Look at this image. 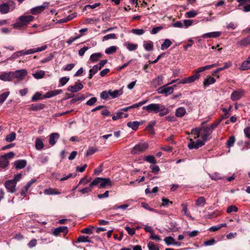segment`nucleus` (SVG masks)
<instances>
[{
	"label": "nucleus",
	"instance_id": "f257e3e1",
	"mask_svg": "<svg viewBox=\"0 0 250 250\" xmlns=\"http://www.w3.org/2000/svg\"><path fill=\"white\" fill-rule=\"evenodd\" d=\"M191 132V134L196 135L194 137L195 139L200 137L204 141H207L211 138L209 136L212 133L208 126H202L199 127L194 128L192 129Z\"/></svg>",
	"mask_w": 250,
	"mask_h": 250
},
{
	"label": "nucleus",
	"instance_id": "f03ea898",
	"mask_svg": "<svg viewBox=\"0 0 250 250\" xmlns=\"http://www.w3.org/2000/svg\"><path fill=\"white\" fill-rule=\"evenodd\" d=\"M163 104H151L143 107L144 110H146L149 113H157L162 110Z\"/></svg>",
	"mask_w": 250,
	"mask_h": 250
},
{
	"label": "nucleus",
	"instance_id": "7ed1b4c3",
	"mask_svg": "<svg viewBox=\"0 0 250 250\" xmlns=\"http://www.w3.org/2000/svg\"><path fill=\"white\" fill-rule=\"evenodd\" d=\"M15 155L13 152H10L3 155L0 156V167L5 168L9 165L8 159L12 158Z\"/></svg>",
	"mask_w": 250,
	"mask_h": 250
},
{
	"label": "nucleus",
	"instance_id": "20e7f679",
	"mask_svg": "<svg viewBox=\"0 0 250 250\" xmlns=\"http://www.w3.org/2000/svg\"><path fill=\"white\" fill-rule=\"evenodd\" d=\"M148 148V145L146 143H140L136 145L132 149L131 153L136 154L143 152Z\"/></svg>",
	"mask_w": 250,
	"mask_h": 250
},
{
	"label": "nucleus",
	"instance_id": "39448f33",
	"mask_svg": "<svg viewBox=\"0 0 250 250\" xmlns=\"http://www.w3.org/2000/svg\"><path fill=\"white\" fill-rule=\"evenodd\" d=\"M168 84H167L164 86H162L157 89V91L159 94H164L165 96H167L173 93L174 90V87L176 86L174 84L171 86H167Z\"/></svg>",
	"mask_w": 250,
	"mask_h": 250
},
{
	"label": "nucleus",
	"instance_id": "423d86ee",
	"mask_svg": "<svg viewBox=\"0 0 250 250\" xmlns=\"http://www.w3.org/2000/svg\"><path fill=\"white\" fill-rule=\"evenodd\" d=\"M13 79H16L18 81L22 80L27 75V71L25 69H21L13 71Z\"/></svg>",
	"mask_w": 250,
	"mask_h": 250
},
{
	"label": "nucleus",
	"instance_id": "0eeeda50",
	"mask_svg": "<svg viewBox=\"0 0 250 250\" xmlns=\"http://www.w3.org/2000/svg\"><path fill=\"white\" fill-rule=\"evenodd\" d=\"M203 140L202 141L200 140H197L196 141H194L192 139H190V143L188 144V147L190 149H198L200 147L204 146L205 144V142Z\"/></svg>",
	"mask_w": 250,
	"mask_h": 250
},
{
	"label": "nucleus",
	"instance_id": "6e6552de",
	"mask_svg": "<svg viewBox=\"0 0 250 250\" xmlns=\"http://www.w3.org/2000/svg\"><path fill=\"white\" fill-rule=\"evenodd\" d=\"M15 3L13 1H10L8 3H3L0 5V12L1 14H5L9 12L10 11V7L13 6L12 10L15 8Z\"/></svg>",
	"mask_w": 250,
	"mask_h": 250
},
{
	"label": "nucleus",
	"instance_id": "1a4fd4ad",
	"mask_svg": "<svg viewBox=\"0 0 250 250\" xmlns=\"http://www.w3.org/2000/svg\"><path fill=\"white\" fill-rule=\"evenodd\" d=\"M199 74H195L190 77L185 78L179 82V83H190L198 80L200 77Z\"/></svg>",
	"mask_w": 250,
	"mask_h": 250
},
{
	"label": "nucleus",
	"instance_id": "9d476101",
	"mask_svg": "<svg viewBox=\"0 0 250 250\" xmlns=\"http://www.w3.org/2000/svg\"><path fill=\"white\" fill-rule=\"evenodd\" d=\"M16 183L14 180H8L5 183V187L8 192L12 193L16 191Z\"/></svg>",
	"mask_w": 250,
	"mask_h": 250
},
{
	"label": "nucleus",
	"instance_id": "9b49d317",
	"mask_svg": "<svg viewBox=\"0 0 250 250\" xmlns=\"http://www.w3.org/2000/svg\"><path fill=\"white\" fill-rule=\"evenodd\" d=\"M244 94V90L239 89L234 91L231 94L230 98L233 101H236L240 100Z\"/></svg>",
	"mask_w": 250,
	"mask_h": 250
},
{
	"label": "nucleus",
	"instance_id": "f8f14e48",
	"mask_svg": "<svg viewBox=\"0 0 250 250\" xmlns=\"http://www.w3.org/2000/svg\"><path fill=\"white\" fill-rule=\"evenodd\" d=\"M48 6V2H44L43 4L40 6H36L35 7L32 8L31 9V13H32L33 15H37L41 12H42L45 8L47 7Z\"/></svg>",
	"mask_w": 250,
	"mask_h": 250
},
{
	"label": "nucleus",
	"instance_id": "ddd939ff",
	"mask_svg": "<svg viewBox=\"0 0 250 250\" xmlns=\"http://www.w3.org/2000/svg\"><path fill=\"white\" fill-rule=\"evenodd\" d=\"M113 185V183L109 178H101L99 188H110Z\"/></svg>",
	"mask_w": 250,
	"mask_h": 250
},
{
	"label": "nucleus",
	"instance_id": "4468645a",
	"mask_svg": "<svg viewBox=\"0 0 250 250\" xmlns=\"http://www.w3.org/2000/svg\"><path fill=\"white\" fill-rule=\"evenodd\" d=\"M47 46L46 45H43L40 47L31 48L25 51L24 55L34 54L37 52L42 51L45 50L47 48Z\"/></svg>",
	"mask_w": 250,
	"mask_h": 250
},
{
	"label": "nucleus",
	"instance_id": "2eb2a0df",
	"mask_svg": "<svg viewBox=\"0 0 250 250\" xmlns=\"http://www.w3.org/2000/svg\"><path fill=\"white\" fill-rule=\"evenodd\" d=\"M0 79L4 81H11L13 80V71L5 72L0 74Z\"/></svg>",
	"mask_w": 250,
	"mask_h": 250
},
{
	"label": "nucleus",
	"instance_id": "dca6fc26",
	"mask_svg": "<svg viewBox=\"0 0 250 250\" xmlns=\"http://www.w3.org/2000/svg\"><path fill=\"white\" fill-rule=\"evenodd\" d=\"M83 88V85L78 82H76L74 85H70L67 88V90L71 92H77Z\"/></svg>",
	"mask_w": 250,
	"mask_h": 250
},
{
	"label": "nucleus",
	"instance_id": "f3484780",
	"mask_svg": "<svg viewBox=\"0 0 250 250\" xmlns=\"http://www.w3.org/2000/svg\"><path fill=\"white\" fill-rule=\"evenodd\" d=\"M49 143L51 146H53L59 139L60 134L57 132L52 133L49 135Z\"/></svg>",
	"mask_w": 250,
	"mask_h": 250
},
{
	"label": "nucleus",
	"instance_id": "a211bd4d",
	"mask_svg": "<svg viewBox=\"0 0 250 250\" xmlns=\"http://www.w3.org/2000/svg\"><path fill=\"white\" fill-rule=\"evenodd\" d=\"M250 34L246 38H244L239 42L237 44L242 47H246L250 45V29L249 30Z\"/></svg>",
	"mask_w": 250,
	"mask_h": 250
},
{
	"label": "nucleus",
	"instance_id": "6ab92c4d",
	"mask_svg": "<svg viewBox=\"0 0 250 250\" xmlns=\"http://www.w3.org/2000/svg\"><path fill=\"white\" fill-rule=\"evenodd\" d=\"M68 231V228L66 226H62L59 228H55L53 231V235L58 236L61 233H67Z\"/></svg>",
	"mask_w": 250,
	"mask_h": 250
},
{
	"label": "nucleus",
	"instance_id": "aec40b11",
	"mask_svg": "<svg viewBox=\"0 0 250 250\" xmlns=\"http://www.w3.org/2000/svg\"><path fill=\"white\" fill-rule=\"evenodd\" d=\"M34 18L31 15L21 16L19 18V20L22 21L25 25L29 22L32 21Z\"/></svg>",
	"mask_w": 250,
	"mask_h": 250
},
{
	"label": "nucleus",
	"instance_id": "412c9836",
	"mask_svg": "<svg viewBox=\"0 0 250 250\" xmlns=\"http://www.w3.org/2000/svg\"><path fill=\"white\" fill-rule=\"evenodd\" d=\"M62 92V89H57L50 91L46 92L43 96V98H50L58 94H61Z\"/></svg>",
	"mask_w": 250,
	"mask_h": 250
},
{
	"label": "nucleus",
	"instance_id": "4be33fe9",
	"mask_svg": "<svg viewBox=\"0 0 250 250\" xmlns=\"http://www.w3.org/2000/svg\"><path fill=\"white\" fill-rule=\"evenodd\" d=\"M27 165V162L25 160H19L14 162V166L17 169L24 168Z\"/></svg>",
	"mask_w": 250,
	"mask_h": 250
},
{
	"label": "nucleus",
	"instance_id": "5701e85b",
	"mask_svg": "<svg viewBox=\"0 0 250 250\" xmlns=\"http://www.w3.org/2000/svg\"><path fill=\"white\" fill-rule=\"evenodd\" d=\"M220 35L221 32L218 31H214L204 34L202 35L201 37L204 38H217L219 37Z\"/></svg>",
	"mask_w": 250,
	"mask_h": 250
},
{
	"label": "nucleus",
	"instance_id": "b1692460",
	"mask_svg": "<svg viewBox=\"0 0 250 250\" xmlns=\"http://www.w3.org/2000/svg\"><path fill=\"white\" fill-rule=\"evenodd\" d=\"M45 107L43 104H33L30 105L29 109L32 111H39L43 109Z\"/></svg>",
	"mask_w": 250,
	"mask_h": 250
},
{
	"label": "nucleus",
	"instance_id": "393cba45",
	"mask_svg": "<svg viewBox=\"0 0 250 250\" xmlns=\"http://www.w3.org/2000/svg\"><path fill=\"white\" fill-rule=\"evenodd\" d=\"M109 95L111 97L112 99H114L119 97L120 95H122L123 93V88H121L119 90H115L114 91H112L111 90H109Z\"/></svg>",
	"mask_w": 250,
	"mask_h": 250
},
{
	"label": "nucleus",
	"instance_id": "a878e982",
	"mask_svg": "<svg viewBox=\"0 0 250 250\" xmlns=\"http://www.w3.org/2000/svg\"><path fill=\"white\" fill-rule=\"evenodd\" d=\"M124 46L130 51H133L136 50L138 48V44L128 42H125L124 43Z\"/></svg>",
	"mask_w": 250,
	"mask_h": 250
},
{
	"label": "nucleus",
	"instance_id": "bb28decb",
	"mask_svg": "<svg viewBox=\"0 0 250 250\" xmlns=\"http://www.w3.org/2000/svg\"><path fill=\"white\" fill-rule=\"evenodd\" d=\"M186 113V110L185 107H180L178 108L175 111V115L177 117H182Z\"/></svg>",
	"mask_w": 250,
	"mask_h": 250
},
{
	"label": "nucleus",
	"instance_id": "cd10ccee",
	"mask_svg": "<svg viewBox=\"0 0 250 250\" xmlns=\"http://www.w3.org/2000/svg\"><path fill=\"white\" fill-rule=\"evenodd\" d=\"M250 69V56L240 66L241 70H245Z\"/></svg>",
	"mask_w": 250,
	"mask_h": 250
},
{
	"label": "nucleus",
	"instance_id": "c85d7f7f",
	"mask_svg": "<svg viewBox=\"0 0 250 250\" xmlns=\"http://www.w3.org/2000/svg\"><path fill=\"white\" fill-rule=\"evenodd\" d=\"M216 81V80L210 76L208 77L203 82V84L205 87L208 86L210 84L214 83Z\"/></svg>",
	"mask_w": 250,
	"mask_h": 250
},
{
	"label": "nucleus",
	"instance_id": "c756f323",
	"mask_svg": "<svg viewBox=\"0 0 250 250\" xmlns=\"http://www.w3.org/2000/svg\"><path fill=\"white\" fill-rule=\"evenodd\" d=\"M163 83V79L162 76H159L152 81V84L155 87L162 84Z\"/></svg>",
	"mask_w": 250,
	"mask_h": 250
},
{
	"label": "nucleus",
	"instance_id": "7c9ffc66",
	"mask_svg": "<svg viewBox=\"0 0 250 250\" xmlns=\"http://www.w3.org/2000/svg\"><path fill=\"white\" fill-rule=\"evenodd\" d=\"M44 193L46 195H59L61 194L59 191H56L55 189L48 188L44 189Z\"/></svg>",
	"mask_w": 250,
	"mask_h": 250
},
{
	"label": "nucleus",
	"instance_id": "2f4dec72",
	"mask_svg": "<svg viewBox=\"0 0 250 250\" xmlns=\"http://www.w3.org/2000/svg\"><path fill=\"white\" fill-rule=\"evenodd\" d=\"M127 125L132 129L136 130L140 125V123L138 121L129 122L127 124Z\"/></svg>",
	"mask_w": 250,
	"mask_h": 250
},
{
	"label": "nucleus",
	"instance_id": "473e14b6",
	"mask_svg": "<svg viewBox=\"0 0 250 250\" xmlns=\"http://www.w3.org/2000/svg\"><path fill=\"white\" fill-rule=\"evenodd\" d=\"M44 147V144L42 141L39 138L36 139L35 141V147L37 150H41Z\"/></svg>",
	"mask_w": 250,
	"mask_h": 250
},
{
	"label": "nucleus",
	"instance_id": "72a5a7b5",
	"mask_svg": "<svg viewBox=\"0 0 250 250\" xmlns=\"http://www.w3.org/2000/svg\"><path fill=\"white\" fill-rule=\"evenodd\" d=\"M45 75V72L43 70H38L32 74L33 76L36 79L42 78Z\"/></svg>",
	"mask_w": 250,
	"mask_h": 250
},
{
	"label": "nucleus",
	"instance_id": "f704fd0d",
	"mask_svg": "<svg viewBox=\"0 0 250 250\" xmlns=\"http://www.w3.org/2000/svg\"><path fill=\"white\" fill-rule=\"evenodd\" d=\"M144 47L146 51H152L153 48V44L151 41L144 42Z\"/></svg>",
	"mask_w": 250,
	"mask_h": 250
},
{
	"label": "nucleus",
	"instance_id": "c9c22d12",
	"mask_svg": "<svg viewBox=\"0 0 250 250\" xmlns=\"http://www.w3.org/2000/svg\"><path fill=\"white\" fill-rule=\"evenodd\" d=\"M102 54L101 53H95L90 57V60L93 62H96L101 58Z\"/></svg>",
	"mask_w": 250,
	"mask_h": 250
},
{
	"label": "nucleus",
	"instance_id": "e433bc0d",
	"mask_svg": "<svg viewBox=\"0 0 250 250\" xmlns=\"http://www.w3.org/2000/svg\"><path fill=\"white\" fill-rule=\"evenodd\" d=\"M172 44V42L169 39H166L164 41L163 43L161 44V49L163 50L167 49L168 47H169L171 44Z\"/></svg>",
	"mask_w": 250,
	"mask_h": 250
},
{
	"label": "nucleus",
	"instance_id": "4c0bfd02",
	"mask_svg": "<svg viewBox=\"0 0 250 250\" xmlns=\"http://www.w3.org/2000/svg\"><path fill=\"white\" fill-rule=\"evenodd\" d=\"M208 175L210 178L213 180H217L223 179L221 174L218 172H214L212 174H209Z\"/></svg>",
	"mask_w": 250,
	"mask_h": 250
},
{
	"label": "nucleus",
	"instance_id": "58836bf2",
	"mask_svg": "<svg viewBox=\"0 0 250 250\" xmlns=\"http://www.w3.org/2000/svg\"><path fill=\"white\" fill-rule=\"evenodd\" d=\"M198 13L194 10H191L186 13L185 17L188 18H191L195 17Z\"/></svg>",
	"mask_w": 250,
	"mask_h": 250
},
{
	"label": "nucleus",
	"instance_id": "ea45409f",
	"mask_svg": "<svg viewBox=\"0 0 250 250\" xmlns=\"http://www.w3.org/2000/svg\"><path fill=\"white\" fill-rule=\"evenodd\" d=\"M16 133L15 132H12L6 136L5 138V140L7 142H11L15 140V139H16Z\"/></svg>",
	"mask_w": 250,
	"mask_h": 250
},
{
	"label": "nucleus",
	"instance_id": "a19ab883",
	"mask_svg": "<svg viewBox=\"0 0 250 250\" xmlns=\"http://www.w3.org/2000/svg\"><path fill=\"white\" fill-rule=\"evenodd\" d=\"M164 240L167 246L173 245L174 239L172 237H166L165 238Z\"/></svg>",
	"mask_w": 250,
	"mask_h": 250
},
{
	"label": "nucleus",
	"instance_id": "79ce46f5",
	"mask_svg": "<svg viewBox=\"0 0 250 250\" xmlns=\"http://www.w3.org/2000/svg\"><path fill=\"white\" fill-rule=\"evenodd\" d=\"M117 39V36L114 33H111L107 34L103 37L102 41L103 42L108 40L109 39Z\"/></svg>",
	"mask_w": 250,
	"mask_h": 250
},
{
	"label": "nucleus",
	"instance_id": "37998d69",
	"mask_svg": "<svg viewBox=\"0 0 250 250\" xmlns=\"http://www.w3.org/2000/svg\"><path fill=\"white\" fill-rule=\"evenodd\" d=\"M117 49L116 46H111L105 49V53L106 54H112L116 51Z\"/></svg>",
	"mask_w": 250,
	"mask_h": 250
},
{
	"label": "nucleus",
	"instance_id": "c03bdc74",
	"mask_svg": "<svg viewBox=\"0 0 250 250\" xmlns=\"http://www.w3.org/2000/svg\"><path fill=\"white\" fill-rule=\"evenodd\" d=\"M94 229V227L92 226H89V227L85 228L81 230V232L83 233L91 234L93 233V230Z\"/></svg>",
	"mask_w": 250,
	"mask_h": 250
},
{
	"label": "nucleus",
	"instance_id": "a18cd8bd",
	"mask_svg": "<svg viewBox=\"0 0 250 250\" xmlns=\"http://www.w3.org/2000/svg\"><path fill=\"white\" fill-rule=\"evenodd\" d=\"M9 94L10 92L7 91L0 94V104L3 103L9 96Z\"/></svg>",
	"mask_w": 250,
	"mask_h": 250
},
{
	"label": "nucleus",
	"instance_id": "49530a36",
	"mask_svg": "<svg viewBox=\"0 0 250 250\" xmlns=\"http://www.w3.org/2000/svg\"><path fill=\"white\" fill-rule=\"evenodd\" d=\"M145 161L153 164L156 163V160L153 156L148 155L144 158Z\"/></svg>",
	"mask_w": 250,
	"mask_h": 250
},
{
	"label": "nucleus",
	"instance_id": "de8ad7c7",
	"mask_svg": "<svg viewBox=\"0 0 250 250\" xmlns=\"http://www.w3.org/2000/svg\"><path fill=\"white\" fill-rule=\"evenodd\" d=\"M42 94L39 92H37L31 98L32 102H35L40 99H43V98L41 97Z\"/></svg>",
	"mask_w": 250,
	"mask_h": 250
},
{
	"label": "nucleus",
	"instance_id": "09e8293b",
	"mask_svg": "<svg viewBox=\"0 0 250 250\" xmlns=\"http://www.w3.org/2000/svg\"><path fill=\"white\" fill-rule=\"evenodd\" d=\"M109 91H104L100 93V98L103 100H107L108 99Z\"/></svg>",
	"mask_w": 250,
	"mask_h": 250
},
{
	"label": "nucleus",
	"instance_id": "8fccbe9b",
	"mask_svg": "<svg viewBox=\"0 0 250 250\" xmlns=\"http://www.w3.org/2000/svg\"><path fill=\"white\" fill-rule=\"evenodd\" d=\"M88 238V236H80L78 238L77 242H91Z\"/></svg>",
	"mask_w": 250,
	"mask_h": 250
},
{
	"label": "nucleus",
	"instance_id": "3c124183",
	"mask_svg": "<svg viewBox=\"0 0 250 250\" xmlns=\"http://www.w3.org/2000/svg\"><path fill=\"white\" fill-rule=\"evenodd\" d=\"M162 110H160V112L159 114L160 117H162L167 114L169 112V109L166 108L164 105H163V108H162Z\"/></svg>",
	"mask_w": 250,
	"mask_h": 250
},
{
	"label": "nucleus",
	"instance_id": "603ef678",
	"mask_svg": "<svg viewBox=\"0 0 250 250\" xmlns=\"http://www.w3.org/2000/svg\"><path fill=\"white\" fill-rule=\"evenodd\" d=\"M235 142L234 136H231L229 138L227 142V146L230 147L232 146Z\"/></svg>",
	"mask_w": 250,
	"mask_h": 250
},
{
	"label": "nucleus",
	"instance_id": "864d4df0",
	"mask_svg": "<svg viewBox=\"0 0 250 250\" xmlns=\"http://www.w3.org/2000/svg\"><path fill=\"white\" fill-rule=\"evenodd\" d=\"M147 247L149 250H160L159 248L151 241L148 242Z\"/></svg>",
	"mask_w": 250,
	"mask_h": 250
},
{
	"label": "nucleus",
	"instance_id": "5fc2aeb1",
	"mask_svg": "<svg viewBox=\"0 0 250 250\" xmlns=\"http://www.w3.org/2000/svg\"><path fill=\"white\" fill-rule=\"evenodd\" d=\"M100 181H101V177H97L95 178L90 184V187L91 188L95 186L100 185Z\"/></svg>",
	"mask_w": 250,
	"mask_h": 250
},
{
	"label": "nucleus",
	"instance_id": "6e6d98bb",
	"mask_svg": "<svg viewBox=\"0 0 250 250\" xmlns=\"http://www.w3.org/2000/svg\"><path fill=\"white\" fill-rule=\"evenodd\" d=\"M205 203H206V199L203 196L199 197L196 200V205L197 206H200L202 204H205Z\"/></svg>",
	"mask_w": 250,
	"mask_h": 250
},
{
	"label": "nucleus",
	"instance_id": "4d7b16f0",
	"mask_svg": "<svg viewBox=\"0 0 250 250\" xmlns=\"http://www.w3.org/2000/svg\"><path fill=\"white\" fill-rule=\"evenodd\" d=\"M238 210V208L234 205L229 206L227 209V212L228 213H231L232 211L237 212Z\"/></svg>",
	"mask_w": 250,
	"mask_h": 250
},
{
	"label": "nucleus",
	"instance_id": "13d9d810",
	"mask_svg": "<svg viewBox=\"0 0 250 250\" xmlns=\"http://www.w3.org/2000/svg\"><path fill=\"white\" fill-rule=\"evenodd\" d=\"M141 206L142 207H143L144 208H145V209H147V210H148L150 211H153V212H157L156 210L154 209H153V208L150 207L149 206V205L145 203V202H143L141 203Z\"/></svg>",
	"mask_w": 250,
	"mask_h": 250
},
{
	"label": "nucleus",
	"instance_id": "bf43d9fd",
	"mask_svg": "<svg viewBox=\"0 0 250 250\" xmlns=\"http://www.w3.org/2000/svg\"><path fill=\"white\" fill-rule=\"evenodd\" d=\"M132 32L137 35H142L145 33V31L142 29H133Z\"/></svg>",
	"mask_w": 250,
	"mask_h": 250
},
{
	"label": "nucleus",
	"instance_id": "052dcab7",
	"mask_svg": "<svg viewBox=\"0 0 250 250\" xmlns=\"http://www.w3.org/2000/svg\"><path fill=\"white\" fill-rule=\"evenodd\" d=\"M97 102V98L96 97H92L86 102V104L89 106L93 105Z\"/></svg>",
	"mask_w": 250,
	"mask_h": 250
},
{
	"label": "nucleus",
	"instance_id": "680f3d73",
	"mask_svg": "<svg viewBox=\"0 0 250 250\" xmlns=\"http://www.w3.org/2000/svg\"><path fill=\"white\" fill-rule=\"evenodd\" d=\"M150 168L152 172L157 174L160 171V168L159 166L156 165H151L150 166Z\"/></svg>",
	"mask_w": 250,
	"mask_h": 250
},
{
	"label": "nucleus",
	"instance_id": "e2e57ef3",
	"mask_svg": "<svg viewBox=\"0 0 250 250\" xmlns=\"http://www.w3.org/2000/svg\"><path fill=\"white\" fill-rule=\"evenodd\" d=\"M100 66H99V65H95L93 66L92 68L90 69L89 70V72L93 73L94 75H95L99 70H100Z\"/></svg>",
	"mask_w": 250,
	"mask_h": 250
},
{
	"label": "nucleus",
	"instance_id": "0e129e2a",
	"mask_svg": "<svg viewBox=\"0 0 250 250\" xmlns=\"http://www.w3.org/2000/svg\"><path fill=\"white\" fill-rule=\"evenodd\" d=\"M193 23V20H184L183 21L184 27L188 28Z\"/></svg>",
	"mask_w": 250,
	"mask_h": 250
},
{
	"label": "nucleus",
	"instance_id": "69168bd1",
	"mask_svg": "<svg viewBox=\"0 0 250 250\" xmlns=\"http://www.w3.org/2000/svg\"><path fill=\"white\" fill-rule=\"evenodd\" d=\"M187 235L190 237H194L196 236L198 234L199 231L197 230H194L192 231H188L187 232Z\"/></svg>",
	"mask_w": 250,
	"mask_h": 250
},
{
	"label": "nucleus",
	"instance_id": "338daca9",
	"mask_svg": "<svg viewBox=\"0 0 250 250\" xmlns=\"http://www.w3.org/2000/svg\"><path fill=\"white\" fill-rule=\"evenodd\" d=\"M24 25H25L22 21H17L15 23L13 24V27L14 28L16 29H21V28Z\"/></svg>",
	"mask_w": 250,
	"mask_h": 250
},
{
	"label": "nucleus",
	"instance_id": "774afa93",
	"mask_svg": "<svg viewBox=\"0 0 250 250\" xmlns=\"http://www.w3.org/2000/svg\"><path fill=\"white\" fill-rule=\"evenodd\" d=\"M125 229L130 235H133L135 233V229L134 228H130L128 226H125Z\"/></svg>",
	"mask_w": 250,
	"mask_h": 250
}]
</instances>
